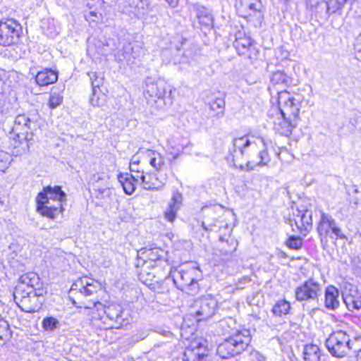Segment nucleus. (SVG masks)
Listing matches in <instances>:
<instances>
[{
  "label": "nucleus",
  "instance_id": "33",
  "mask_svg": "<svg viewBox=\"0 0 361 361\" xmlns=\"http://www.w3.org/2000/svg\"><path fill=\"white\" fill-rule=\"evenodd\" d=\"M253 46V40L248 37H238L234 42V47L239 55L247 54L249 49Z\"/></svg>",
  "mask_w": 361,
  "mask_h": 361
},
{
  "label": "nucleus",
  "instance_id": "32",
  "mask_svg": "<svg viewBox=\"0 0 361 361\" xmlns=\"http://www.w3.org/2000/svg\"><path fill=\"white\" fill-rule=\"evenodd\" d=\"M343 302L348 310L352 312L361 310V296L359 295H346L343 297Z\"/></svg>",
  "mask_w": 361,
  "mask_h": 361
},
{
  "label": "nucleus",
  "instance_id": "45",
  "mask_svg": "<svg viewBox=\"0 0 361 361\" xmlns=\"http://www.w3.org/2000/svg\"><path fill=\"white\" fill-rule=\"evenodd\" d=\"M173 140L168 141V150L169 154L173 156V159H176L180 154L183 147L180 145H173Z\"/></svg>",
  "mask_w": 361,
  "mask_h": 361
},
{
  "label": "nucleus",
  "instance_id": "4",
  "mask_svg": "<svg viewBox=\"0 0 361 361\" xmlns=\"http://www.w3.org/2000/svg\"><path fill=\"white\" fill-rule=\"evenodd\" d=\"M173 281L177 288L188 294L194 295L200 291L199 278L201 277L200 270L196 267L187 269H176L171 272Z\"/></svg>",
  "mask_w": 361,
  "mask_h": 361
},
{
  "label": "nucleus",
  "instance_id": "8",
  "mask_svg": "<svg viewBox=\"0 0 361 361\" xmlns=\"http://www.w3.org/2000/svg\"><path fill=\"white\" fill-rule=\"evenodd\" d=\"M317 233L321 241H327L328 238H345L341 229L337 226L335 219L329 214L321 212V216L317 223Z\"/></svg>",
  "mask_w": 361,
  "mask_h": 361
},
{
  "label": "nucleus",
  "instance_id": "27",
  "mask_svg": "<svg viewBox=\"0 0 361 361\" xmlns=\"http://www.w3.org/2000/svg\"><path fill=\"white\" fill-rule=\"evenodd\" d=\"M203 209L207 210V216L206 218V221L202 222V226L203 229L206 231H212L216 228V222L218 220H215L214 221L210 222L209 217H212L214 214L220 213L224 211L223 207L219 206H214L212 207H206L203 208Z\"/></svg>",
  "mask_w": 361,
  "mask_h": 361
},
{
  "label": "nucleus",
  "instance_id": "26",
  "mask_svg": "<svg viewBox=\"0 0 361 361\" xmlns=\"http://www.w3.org/2000/svg\"><path fill=\"white\" fill-rule=\"evenodd\" d=\"M135 177L130 175L128 173H119L118 175V180L121 184L123 190L127 195H132L135 189L137 183L134 180Z\"/></svg>",
  "mask_w": 361,
  "mask_h": 361
},
{
  "label": "nucleus",
  "instance_id": "13",
  "mask_svg": "<svg viewBox=\"0 0 361 361\" xmlns=\"http://www.w3.org/2000/svg\"><path fill=\"white\" fill-rule=\"evenodd\" d=\"M10 137V146L13 149V154L16 156L21 155L30 149V142L33 139V133H27V135L12 133Z\"/></svg>",
  "mask_w": 361,
  "mask_h": 361
},
{
  "label": "nucleus",
  "instance_id": "64",
  "mask_svg": "<svg viewBox=\"0 0 361 361\" xmlns=\"http://www.w3.org/2000/svg\"><path fill=\"white\" fill-rule=\"evenodd\" d=\"M230 214L229 212H225V215Z\"/></svg>",
  "mask_w": 361,
  "mask_h": 361
},
{
  "label": "nucleus",
  "instance_id": "42",
  "mask_svg": "<svg viewBox=\"0 0 361 361\" xmlns=\"http://www.w3.org/2000/svg\"><path fill=\"white\" fill-rule=\"evenodd\" d=\"M59 325V320L53 317H44L42 322V328L47 331H53L58 328Z\"/></svg>",
  "mask_w": 361,
  "mask_h": 361
},
{
  "label": "nucleus",
  "instance_id": "35",
  "mask_svg": "<svg viewBox=\"0 0 361 361\" xmlns=\"http://www.w3.org/2000/svg\"><path fill=\"white\" fill-rule=\"evenodd\" d=\"M123 12L138 18H143L147 14V5L145 2L140 1L135 7L126 8Z\"/></svg>",
  "mask_w": 361,
  "mask_h": 361
},
{
  "label": "nucleus",
  "instance_id": "10",
  "mask_svg": "<svg viewBox=\"0 0 361 361\" xmlns=\"http://www.w3.org/2000/svg\"><path fill=\"white\" fill-rule=\"evenodd\" d=\"M322 293V284L313 278H310L295 290L298 301H318Z\"/></svg>",
  "mask_w": 361,
  "mask_h": 361
},
{
  "label": "nucleus",
  "instance_id": "28",
  "mask_svg": "<svg viewBox=\"0 0 361 361\" xmlns=\"http://www.w3.org/2000/svg\"><path fill=\"white\" fill-rule=\"evenodd\" d=\"M303 355L305 361H322V350L314 344L306 345L304 348Z\"/></svg>",
  "mask_w": 361,
  "mask_h": 361
},
{
  "label": "nucleus",
  "instance_id": "29",
  "mask_svg": "<svg viewBox=\"0 0 361 361\" xmlns=\"http://www.w3.org/2000/svg\"><path fill=\"white\" fill-rule=\"evenodd\" d=\"M251 145V142L247 136H243L236 137L233 140V159L238 157V155L243 156L245 153V149Z\"/></svg>",
  "mask_w": 361,
  "mask_h": 361
},
{
  "label": "nucleus",
  "instance_id": "20",
  "mask_svg": "<svg viewBox=\"0 0 361 361\" xmlns=\"http://www.w3.org/2000/svg\"><path fill=\"white\" fill-rule=\"evenodd\" d=\"M58 80V73L49 68H45L35 76V81L39 86H47L56 82Z\"/></svg>",
  "mask_w": 361,
  "mask_h": 361
},
{
  "label": "nucleus",
  "instance_id": "34",
  "mask_svg": "<svg viewBox=\"0 0 361 361\" xmlns=\"http://www.w3.org/2000/svg\"><path fill=\"white\" fill-rule=\"evenodd\" d=\"M147 155L150 157L149 164L157 171H160L165 165L164 157L158 152L147 150Z\"/></svg>",
  "mask_w": 361,
  "mask_h": 361
},
{
  "label": "nucleus",
  "instance_id": "24",
  "mask_svg": "<svg viewBox=\"0 0 361 361\" xmlns=\"http://www.w3.org/2000/svg\"><path fill=\"white\" fill-rule=\"evenodd\" d=\"M19 281L20 284H23L26 288H32L35 292L40 289V279L37 274L35 272H29L22 275Z\"/></svg>",
  "mask_w": 361,
  "mask_h": 361
},
{
  "label": "nucleus",
  "instance_id": "44",
  "mask_svg": "<svg viewBox=\"0 0 361 361\" xmlns=\"http://www.w3.org/2000/svg\"><path fill=\"white\" fill-rule=\"evenodd\" d=\"M286 245L291 249L299 250L302 246V239L298 236H290L288 239Z\"/></svg>",
  "mask_w": 361,
  "mask_h": 361
},
{
  "label": "nucleus",
  "instance_id": "43",
  "mask_svg": "<svg viewBox=\"0 0 361 361\" xmlns=\"http://www.w3.org/2000/svg\"><path fill=\"white\" fill-rule=\"evenodd\" d=\"M63 102V97L56 92H52L50 94L49 99L48 101V106L51 109H54L59 106Z\"/></svg>",
  "mask_w": 361,
  "mask_h": 361
},
{
  "label": "nucleus",
  "instance_id": "50",
  "mask_svg": "<svg viewBox=\"0 0 361 361\" xmlns=\"http://www.w3.org/2000/svg\"><path fill=\"white\" fill-rule=\"evenodd\" d=\"M265 356L259 351L253 350L250 354V361H265Z\"/></svg>",
  "mask_w": 361,
  "mask_h": 361
},
{
  "label": "nucleus",
  "instance_id": "63",
  "mask_svg": "<svg viewBox=\"0 0 361 361\" xmlns=\"http://www.w3.org/2000/svg\"><path fill=\"white\" fill-rule=\"evenodd\" d=\"M141 276H142V277L144 276V273L143 272L141 273Z\"/></svg>",
  "mask_w": 361,
  "mask_h": 361
},
{
  "label": "nucleus",
  "instance_id": "62",
  "mask_svg": "<svg viewBox=\"0 0 361 361\" xmlns=\"http://www.w3.org/2000/svg\"><path fill=\"white\" fill-rule=\"evenodd\" d=\"M220 240H221V242H224V238H223L222 236H221V237H220Z\"/></svg>",
  "mask_w": 361,
  "mask_h": 361
},
{
  "label": "nucleus",
  "instance_id": "61",
  "mask_svg": "<svg viewBox=\"0 0 361 361\" xmlns=\"http://www.w3.org/2000/svg\"><path fill=\"white\" fill-rule=\"evenodd\" d=\"M236 250V245L233 247L232 250H226V254L231 253L232 252L235 251Z\"/></svg>",
  "mask_w": 361,
  "mask_h": 361
},
{
  "label": "nucleus",
  "instance_id": "15",
  "mask_svg": "<svg viewBox=\"0 0 361 361\" xmlns=\"http://www.w3.org/2000/svg\"><path fill=\"white\" fill-rule=\"evenodd\" d=\"M183 195L178 191L173 192L172 197L164 212V218L169 222H173L176 219L177 212L182 205Z\"/></svg>",
  "mask_w": 361,
  "mask_h": 361
},
{
  "label": "nucleus",
  "instance_id": "36",
  "mask_svg": "<svg viewBox=\"0 0 361 361\" xmlns=\"http://www.w3.org/2000/svg\"><path fill=\"white\" fill-rule=\"evenodd\" d=\"M197 54V49L194 46L190 45L184 51L180 63L194 66L196 63Z\"/></svg>",
  "mask_w": 361,
  "mask_h": 361
},
{
  "label": "nucleus",
  "instance_id": "60",
  "mask_svg": "<svg viewBox=\"0 0 361 361\" xmlns=\"http://www.w3.org/2000/svg\"><path fill=\"white\" fill-rule=\"evenodd\" d=\"M139 170L138 169V167H137V166H135V165H130V173H133L134 172H135L136 171Z\"/></svg>",
  "mask_w": 361,
  "mask_h": 361
},
{
  "label": "nucleus",
  "instance_id": "47",
  "mask_svg": "<svg viewBox=\"0 0 361 361\" xmlns=\"http://www.w3.org/2000/svg\"><path fill=\"white\" fill-rule=\"evenodd\" d=\"M53 268H59L61 267V263L63 262V257L57 254L51 253L49 257V261H46Z\"/></svg>",
  "mask_w": 361,
  "mask_h": 361
},
{
  "label": "nucleus",
  "instance_id": "40",
  "mask_svg": "<svg viewBox=\"0 0 361 361\" xmlns=\"http://www.w3.org/2000/svg\"><path fill=\"white\" fill-rule=\"evenodd\" d=\"M297 212L301 215L304 224L303 231H305V235H306L312 226V212L307 209L304 211L298 210Z\"/></svg>",
  "mask_w": 361,
  "mask_h": 361
},
{
  "label": "nucleus",
  "instance_id": "16",
  "mask_svg": "<svg viewBox=\"0 0 361 361\" xmlns=\"http://www.w3.org/2000/svg\"><path fill=\"white\" fill-rule=\"evenodd\" d=\"M104 314L106 317L111 322H114L115 324H112L111 327L116 328L123 325L124 319L123 318V308L118 304H110L104 307Z\"/></svg>",
  "mask_w": 361,
  "mask_h": 361
},
{
  "label": "nucleus",
  "instance_id": "17",
  "mask_svg": "<svg viewBox=\"0 0 361 361\" xmlns=\"http://www.w3.org/2000/svg\"><path fill=\"white\" fill-rule=\"evenodd\" d=\"M122 55L123 59L128 64L135 63V60L139 59L143 54L144 50L141 46L137 43L131 44H128L123 47Z\"/></svg>",
  "mask_w": 361,
  "mask_h": 361
},
{
  "label": "nucleus",
  "instance_id": "18",
  "mask_svg": "<svg viewBox=\"0 0 361 361\" xmlns=\"http://www.w3.org/2000/svg\"><path fill=\"white\" fill-rule=\"evenodd\" d=\"M31 121L25 114L18 115L14 121L12 128V133L27 135V133H33L30 128Z\"/></svg>",
  "mask_w": 361,
  "mask_h": 361
},
{
  "label": "nucleus",
  "instance_id": "52",
  "mask_svg": "<svg viewBox=\"0 0 361 361\" xmlns=\"http://www.w3.org/2000/svg\"><path fill=\"white\" fill-rule=\"evenodd\" d=\"M240 55L247 56L249 59L253 60L255 59L258 55V51L255 49V46H252L247 54H241Z\"/></svg>",
  "mask_w": 361,
  "mask_h": 361
},
{
  "label": "nucleus",
  "instance_id": "39",
  "mask_svg": "<svg viewBox=\"0 0 361 361\" xmlns=\"http://www.w3.org/2000/svg\"><path fill=\"white\" fill-rule=\"evenodd\" d=\"M210 109L212 111L216 112V116L218 118H221L224 115L225 111V101L223 98H216L209 103Z\"/></svg>",
  "mask_w": 361,
  "mask_h": 361
},
{
  "label": "nucleus",
  "instance_id": "12",
  "mask_svg": "<svg viewBox=\"0 0 361 361\" xmlns=\"http://www.w3.org/2000/svg\"><path fill=\"white\" fill-rule=\"evenodd\" d=\"M100 288V284L92 279L84 277L77 280L71 286L70 293L85 297L92 296Z\"/></svg>",
  "mask_w": 361,
  "mask_h": 361
},
{
  "label": "nucleus",
  "instance_id": "23",
  "mask_svg": "<svg viewBox=\"0 0 361 361\" xmlns=\"http://www.w3.org/2000/svg\"><path fill=\"white\" fill-rule=\"evenodd\" d=\"M259 140L263 147H264V149L259 152L258 158L259 159V160L258 161H247L245 168H244V166H240L241 169H245L247 171H252L254 169L255 166H263L267 165L270 161L269 155L265 147L264 140L262 137Z\"/></svg>",
  "mask_w": 361,
  "mask_h": 361
},
{
  "label": "nucleus",
  "instance_id": "6",
  "mask_svg": "<svg viewBox=\"0 0 361 361\" xmlns=\"http://www.w3.org/2000/svg\"><path fill=\"white\" fill-rule=\"evenodd\" d=\"M235 8L239 16L247 19L255 27H261L264 20L261 0H237Z\"/></svg>",
  "mask_w": 361,
  "mask_h": 361
},
{
  "label": "nucleus",
  "instance_id": "9",
  "mask_svg": "<svg viewBox=\"0 0 361 361\" xmlns=\"http://www.w3.org/2000/svg\"><path fill=\"white\" fill-rule=\"evenodd\" d=\"M217 305V300L212 296L197 298L191 307V314L194 315L198 322L207 320L214 316Z\"/></svg>",
  "mask_w": 361,
  "mask_h": 361
},
{
  "label": "nucleus",
  "instance_id": "25",
  "mask_svg": "<svg viewBox=\"0 0 361 361\" xmlns=\"http://www.w3.org/2000/svg\"><path fill=\"white\" fill-rule=\"evenodd\" d=\"M37 293L28 295L23 300L18 301V305L25 312H35L39 309V305L37 303Z\"/></svg>",
  "mask_w": 361,
  "mask_h": 361
},
{
  "label": "nucleus",
  "instance_id": "53",
  "mask_svg": "<svg viewBox=\"0 0 361 361\" xmlns=\"http://www.w3.org/2000/svg\"><path fill=\"white\" fill-rule=\"evenodd\" d=\"M102 16V14L99 12L96 11H90V13L86 16V19L87 20L96 21L98 20Z\"/></svg>",
  "mask_w": 361,
  "mask_h": 361
},
{
  "label": "nucleus",
  "instance_id": "21",
  "mask_svg": "<svg viewBox=\"0 0 361 361\" xmlns=\"http://www.w3.org/2000/svg\"><path fill=\"white\" fill-rule=\"evenodd\" d=\"M37 211L42 216L49 219H54L56 215L62 212V204L58 202V205L51 206L50 204L37 202Z\"/></svg>",
  "mask_w": 361,
  "mask_h": 361
},
{
  "label": "nucleus",
  "instance_id": "59",
  "mask_svg": "<svg viewBox=\"0 0 361 361\" xmlns=\"http://www.w3.org/2000/svg\"><path fill=\"white\" fill-rule=\"evenodd\" d=\"M139 163H140L139 159H136L135 156H133L130 161V165L137 166L139 164Z\"/></svg>",
  "mask_w": 361,
  "mask_h": 361
},
{
  "label": "nucleus",
  "instance_id": "30",
  "mask_svg": "<svg viewBox=\"0 0 361 361\" xmlns=\"http://www.w3.org/2000/svg\"><path fill=\"white\" fill-rule=\"evenodd\" d=\"M140 251L141 254L145 255V257L147 258V261H146L145 264L148 263V261L156 262L157 261L161 260L165 253L164 250L159 247L145 248L142 249Z\"/></svg>",
  "mask_w": 361,
  "mask_h": 361
},
{
  "label": "nucleus",
  "instance_id": "19",
  "mask_svg": "<svg viewBox=\"0 0 361 361\" xmlns=\"http://www.w3.org/2000/svg\"><path fill=\"white\" fill-rule=\"evenodd\" d=\"M339 290L334 286H329L325 289L324 305L329 310H335L338 308Z\"/></svg>",
  "mask_w": 361,
  "mask_h": 361
},
{
  "label": "nucleus",
  "instance_id": "5",
  "mask_svg": "<svg viewBox=\"0 0 361 361\" xmlns=\"http://www.w3.org/2000/svg\"><path fill=\"white\" fill-rule=\"evenodd\" d=\"M354 343L350 335L343 330L334 331L325 342L329 353L338 358L348 355L353 350Z\"/></svg>",
  "mask_w": 361,
  "mask_h": 361
},
{
  "label": "nucleus",
  "instance_id": "14",
  "mask_svg": "<svg viewBox=\"0 0 361 361\" xmlns=\"http://www.w3.org/2000/svg\"><path fill=\"white\" fill-rule=\"evenodd\" d=\"M50 200L56 201V205H58V202L61 204L63 201L66 200V194L61 190V187L47 186L44 188L43 191L37 195L36 202L50 204Z\"/></svg>",
  "mask_w": 361,
  "mask_h": 361
},
{
  "label": "nucleus",
  "instance_id": "38",
  "mask_svg": "<svg viewBox=\"0 0 361 361\" xmlns=\"http://www.w3.org/2000/svg\"><path fill=\"white\" fill-rule=\"evenodd\" d=\"M35 293V291L32 290V288H26L23 284L19 283L16 287V290L13 293L14 300H16V303H18V301L23 300L25 297H28V295H30Z\"/></svg>",
  "mask_w": 361,
  "mask_h": 361
},
{
  "label": "nucleus",
  "instance_id": "54",
  "mask_svg": "<svg viewBox=\"0 0 361 361\" xmlns=\"http://www.w3.org/2000/svg\"><path fill=\"white\" fill-rule=\"evenodd\" d=\"M163 285L164 282H156L155 283H150L149 286L154 291L161 293H164L166 289L163 287Z\"/></svg>",
  "mask_w": 361,
  "mask_h": 361
},
{
  "label": "nucleus",
  "instance_id": "37",
  "mask_svg": "<svg viewBox=\"0 0 361 361\" xmlns=\"http://www.w3.org/2000/svg\"><path fill=\"white\" fill-rule=\"evenodd\" d=\"M290 310V304L285 300H281L273 306L271 312L276 317H282L288 314Z\"/></svg>",
  "mask_w": 361,
  "mask_h": 361
},
{
  "label": "nucleus",
  "instance_id": "49",
  "mask_svg": "<svg viewBox=\"0 0 361 361\" xmlns=\"http://www.w3.org/2000/svg\"><path fill=\"white\" fill-rule=\"evenodd\" d=\"M9 335V325L2 317L0 318V339L7 337Z\"/></svg>",
  "mask_w": 361,
  "mask_h": 361
},
{
  "label": "nucleus",
  "instance_id": "46",
  "mask_svg": "<svg viewBox=\"0 0 361 361\" xmlns=\"http://www.w3.org/2000/svg\"><path fill=\"white\" fill-rule=\"evenodd\" d=\"M340 0H329L327 2V12L334 13L337 11L341 10L345 4H340Z\"/></svg>",
  "mask_w": 361,
  "mask_h": 361
},
{
  "label": "nucleus",
  "instance_id": "51",
  "mask_svg": "<svg viewBox=\"0 0 361 361\" xmlns=\"http://www.w3.org/2000/svg\"><path fill=\"white\" fill-rule=\"evenodd\" d=\"M295 224L298 229L299 230L300 233L303 234L305 235V231H303L304 224L302 223V219L301 218L300 214L298 213L296 215L295 219Z\"/></svg>",
  "mask_w": 361,
  "mask_h": 361
},
{
  "label": "nucleus",
  "instance_id": "55",
  "mask_svg": "<svg viewBox=\"0 0 361 361\" xmlns=\"http://www.w3.org/2000/svg\"><path fill=\"white\" fill-rule=\"evenodd\" d=\"M129 174L135 177L134 180L137 183L139 180H140V183H142V175H145V173L143 172V171L137 170L135 172Z\"/></svg>",
  "mask_w": 361,
  "mask_h": 361
},
{
  "label": "nucleus",
  "instance_id": "7",
  "mask_svg": "<svg viewBox=\"0 0 361 361\" xmlns=\"http://www.w3.org/2000/svg\"><path fill=\"white\" fill-rule=\"evenodd\" d=\"M23 32L21 25L13 18L0 20V44L4 47L18 42Z\"/></svg>",
  "mask_w": 361,
  "mask_h": 361
},
{
  "label": "nucleus",
  "instance_id": "57",
  "mask_svg": "<svg viewBox=\"0 0 361 361\" xmlns=\"http://www.w3.org/2000/svg\"><path fill=\"white\" fill-rule=\"evenodd\" d=\"M97 305H102V304L100 302H96L94 301H91L90 305H84L83 306L85 308L90 309L92 307H97Z\"/></svg>",
  "mask_w": 361,
  "mask_h": 361
},
{
  "label": "nucleus",
  "instance_id": "2",
  "mask_svg": "<svg viewBox=\"0 0 361 361\" xmlns=\"http://www.w3.org/2000/svg\"><path fill=\"white\" fill-rule=\"evenodd\" d=\"M144 94L148 104L152 106L155 105L159 109L172 103L171 91H168L167 85L161 80L155 81L148 78L145 82Z\"/></svg>",
  "mask_w": 361,
  "mask_h": 361
},
{
  "label": "nucleus",
  "instance_id": "31",
  "mask_svg": "<svg viewBox=\"0 0 361 361\" xmlns=\"http://www.w3.org/2000/svg\"><path fill=\"white\" fill-rule=\"evenodd\" d=\"M271 82L273 85L289 86L293 83V78L283 71H277L272 73Z\"/></svg>",
  "mask_w": 361,
  "mask_h": 361
},
{
  "label": "nucleus",
  "instance_id": "58",
  "mask_svg": "<svg viewBox=\"0 0 361 361\" xmlns=\"http://www.w3.org/2000/svg\"><path fill=\"white\" fill-rule=\"evenodd\" d=\"M178 42H180L181 44H180V46L176 45V49L177 50H180L182 46L186 42V39L185 38L182 37H178Z\"/></svg>",
  "mask_w": 361,
  "mask_h": 361
},
{
  "label": "nucleus",
  "instance_id": "48",
  "mask_svg": "<svg viewBox=\"0 0 361 361\" xmlns=\"http://www.w3.org/2000/svg\"><path fill=\"white\" fill-rule=\"evenodd\" d=\"M205 12V8H202V11L200 10L197 13V17L200 21L201 23L206 24L207 25H209L213 22V18L212 16L209 13H205V15L203 16V13Z\"/></svg>",
  "mask_w": 361,
  "mask_h": 361
},
{
  "label": "nucleus",
  "instance_id": "11",
  "mask_svg": "<svg viewBox=\"0 0 361 361\" xmlns=\"http://www.w3.org/2000/svg\"><path fill=\"white\" fill-rule=\"evenodd\" d=\"M88 75L91 80L92 94L90 97V103L94 106H102L105 103L106 96L102 93L100 87L104 83V77L101 73L90 72Z\"/></svg>",
  "mask_w": 361,
  "mask_h": 361
},
{
  "label": "nucleus",
  "instance_id": "22",
  "mask_svg": "<svg viewBox=\"0 0 361 361\" xmlns=\"http://www.w3.org/2000/svg\"><path fill=\"white\" fill-rule=\"evenodd\" d=\"M165 183L166 179L164 180H160L159 178L156 177L154 174L145 173V175H142L141 184L142 187L145 190H159L162 188Z\"/></svg>",
  "mask_w": 361,
  "mask_h": 361
},
{
  "label": "nucleus",
  "instance_id": "56",
  "mask_svg": "<svg viewBox=\"0 0 361 361\" xmlns=\"http://www.w3.org/2000/svg\"><path fill=\"white\" fill-rule=\"evenodd\" d=\"M171 7L175 8L178 6V0H165Z\"/></svg>",
  "mask_w": 361,
  "mask_h": 361
},
{
  "label": "nucleus",
  "instance_id": "1",
  "mask_svg": "<svg viewBox=\"0 0 361 361\" xmlns=\"http://www.w3.org/2000/svg\"><path fill=\"white\" fill-rule=\"evenodd\" d=\"M304 96L300 92L281 91L278 92V104L282 120L276 123V129L285 136H289L297 126Z\"/></svg>",
  "mask_w": 361,
  "mask_h": 361
},
{
  "label": "nucleus",
  "instance_id": "41",
  "mask_svg": "<svg viewBox=\"0 0 361 361\" xmlns=\"http://www.w3.org/2000/svg\"><path fill=\"white\" fill-rule=\"evenodd\" d=\"M207 356L203 353L188 350L184 353L183 361H206Z\"/></svg>",
  "mask_w": 361,
  "mask_h": 361
},
{
  "label": "nucleus",
  "instance_id": "3",
  "mask_svg": "<svg viewBox=\"0 0 361 361\" xmlns=\"http://www.w3.org/2000/svg\"><path fill=\"white\" fill-rule=\"evenodd\" d=\"M250 341L248 331H238L218 345L216 354L222 359H229L245 350Z\"/></svg>",
  "mask_w": 361,
  "mask_h": 361
}]
</instances>
